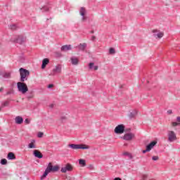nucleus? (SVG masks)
I'll return each instance as SVG.
<instances>
[{"mask_svg": "<svg viewBox=\"0 0 180 180\" xmlns=\"http://www.w3.org/2000/svg\"><path fill=\"white\" fill-rule=\"evenodd\" d=\"M60 169L59 165H55L53 166V164L51 162H49L46 169H45V172H44L43 175L41 176V179L43 180L44 178H46L50 172H57Z\"/></svg>", "mask_w": 180, "mask_h": 180, "instance_id": "nucleus-1", "label": "nucleus"}, {"mask_svg": "<svg viewBox=\"0 0 180 180\" xmlns=\"http://www.w3.org/2000/svg\"><path fill=\"white\" fill-rule=\"evenodd\" d=\"M20 75L21 82H25V81H27V77L30 75V72H29V70L21 68L20 69Z\"/></svg>", "mask_w": 180, "mask_h": 180, "instance_id": "nucleus-2", "label": "nucleus"}, {"mask_svg": "<svg viewBox=\"0 0 180 180\" xmlns=\"http://www.w3.org/2000/svg\"><path fill=\"white\" fill-rule=\"evenodd\" d=\"M17 88L19 92H21L23 95L29 91V88H27V85L25 82H18L17 83Z\"/></svg>", "mask_w": 180, "mask_h": 180, "instance_id": "nucleus-3", "label": "nucleus"}, {"mask_svg": "<svg viewBox=\"0 0 180 180\" xmlns=\"http://www.w3.org/2000/svg\"><path fill=\"white\" fill-rule=\"evenodd\" d=\"M70 148L72 150H88L89 148V146L84 145V144H69L68 145Z\"/></svg>", "mask_w": 180, "mask_h": 180, "instance_id": "nucleus-4", "label": "nucleus"}, {"mask_svg": "<svg viewBox=\"0 0 180 180\" xmlns=\"http://www.w3.org/2000/svg\"><path fill=\"white\" fill-rule=\"evenodd\" d=\"M74 169V166L70 163L64 165L60 169L62 174H65L66 172H71Z\"/></svg>", "mask_w": 180, "mask_h": 180, "instance_id": "nucleus-5", "label": "nucleus"}, {"mask_svg": "<svg viewBox=\"0 0 180 180\" xmlns=\"http://www.w3.org/2000/svg\"><path fill=\"white\" fill-rule=\"evenodd\" d=\"M167 136L168 141H169L170 143H174V141H176L177 140L176 134H175V131H168Z\"/></svg>", "mask_w": 180, "mask_h": 180, "instance_id": "nucleus-6", "label": "nucleus"}, {"mask_svg": "<svg viewBox=\"0 0 180 180\" xmlns=\"http://www.w3.org/2000/svg\"><path fill=\"white\" fill-rule=\"evenodd\" d=\"M115 133L116 134H122V133H124V126L123 124L117 126L115 129Z\"/></svg>", "mask_w": 180, "mask_h": 180, "instance_id": "nucleus-7", "label": "nucleus"}, {"mask_svg": "<svg viewBox=\"0 0 180 180\" xmlns=\"http://www.w3.org/2000/svg\"><path fill=\"white\" fill-rule=\"evenodd\" d=\"M157 145V141H152L150 144L146 146V149L143 150V154H145V153H147V151H151V150H153V148H154V146Z\"/></svg>", "mask_w": 180, "mask_h": 180, "instance_id": "nucleus-8", "label": "nucleus"}, {"mask_svg": "<svg viewBox=\"0 0 180 180\" xmlns=\"http://www.w3.org/2000/svg\"><path fill=\"white\" fill-rule=\"evenodd\" d=\"M123 139L127 141H130L131 140H133V139H134V134H131V133L125 134L123 136Z\"/></svg>", "mask_w": 180, "mask_h": 180, "instance_id": "nucleus-9", "label": "nucleus"}, {"mask_svg": "<svg viewBox=\"0 0 180 180\" xmlns=\"http://www.w3.org/2000/svg\"><path fill=\"white\" fill-rule=\"evenodd\" d=\"M60 72H61V66L60 65H58L53 70L52 72L51 73V75H56V74H60Z\"/></svg>", "mask_w": 180, "mask_h": 180, "instance_id": "nucleus-10", "label": "nucleus"}, {"mask_svg": "<svg viewBox=\"0 0 180 180\" xmlns=\"http://www.w3.org/2000/svg\"><path fill=\"white\" fill-rule=\"evenodd\" d=\"M15 41L20 44H22V43H25V41H26V37H23L22 35H20L16 39Z\"/></svg>", "mask_w": 180, "mask_h": 180, "instance_id": "nucleus-11", "label": "nucleus"}, {"mask_svg": "<svg viewBox=\"0 0 180 180\" xmlns=\"http://www.w3.org/2000/svg\"><path fill=\"white\" fill-rule=\"evenodd\" d=\"M70 61H71V64H72V65H78V64L79 63V59H78V58L74 57V56L70 58Z\"/></svg>", "mask_w": 180, "mask_h": 180, "instance_id": "nucleus-12", "label": "nucleus"}, {"mask_svg": "<svg viewBox=\"0 0 180 180\" xmlns=\"http://www.w3.org/2000/svg\"><path fill=\"white\" fill-rule=\"evenodd\" d=\"M79 13H80L81 16H83L82 20V22H84L86 19V18L85 17V13H86V11L85 10V8L84 7H82L80 8Z\"/></svg>", "mask_w": 180, "mask_h": 180, "instance_id": "nucleus-13", "label": "nucleus"}, {"mask_svg": "<svg viewBox=\"0 0 180 180\" xmlns=\"http://www.w3.org/2000/svg\"><path fill=\"white\" fill-rule=\"evenodd\" d=\"M33 154L37 158H43V154L38 150H34Z\"/></svg>", "mask_w": 180, "mask_h": 180, "instance_id": "nucleus-14", "label": "nucleus"}, {"mask_svg": "<svg viewBox=\"0 0 180 180\" xmlns=\"http://www.w3.org/2000/svg\"><path fill=\"white\" fill-rule=\"evenodd\" d=\"M50 63V60H49V58H44L42 60V65H41V68L43 70H44V68H46L47 64H49Z\"/></svg>", "mask_w": 180, "mask_h": 180, "instance_id": "nucleus-15", "label": "nucleus"}, {"mask_svg": "<svg viewBox=\"0 0 180 180\" xmlns=\"http://www.w3.org/2000/svg\"><path fill=\"white\" fill-rule=\"evenodd\" d=\"M15 122L17 124H22L23 123V118L20 116H17L15 119Z\"/></svg>", "mask_w": 180, "mask_h": 180, "instance_id": "nucleus-16", "label": "nucleus"}, {"mask_svg": "<svg viewBox=\"0 0 180 180\" xmlns=\"http://www.w3.org/2000/svg\"><path fill=\"white\" fill-rule=\"evenodd\" d=\"M72 46L71 45H64L61 47L62 51H68L69 50H71Z\"/></svg>", "mask_w": 180, "mask_h": 180, "instance_id": "nucleus-17", "label": "nucleus"}, {"mask_svg": "<svg viewBox=\"0 0 180 180\" xmlns=\"http://www.w3.org/2000/svg\"><path fill=\"white\" fill-rule=\"evenodd\" d=\"M89 67L90 70H94V71H98V67L96 65L95 66V63H90L89 64Z\"/></svg>", "mask_w": 180, "mask_h": 180, "instance_id": "nucleus-18", "label": "nucleus"}, {"mask_svg": "<svg viewBox=\"0 0 180 180\" xmlns=\"http://www.w3.org/2000/svg\"><path fill=\"white\" fill-rule=\"evenodd\" d=\"M79 164L82 167H85V165H86V162L84 159H79Z\"/></svg>", "mask_w": 180, "mask_h": 180, "instance_id": "nucleus-19", "label": "nucleus"}, {"mask_svg": "<svg viewBox=\"0 0 180 180\" xmlns=\"http://www.w3.org/2000/svg\"><path fill=\"white\" fill-rule=\"evenodd\" d=\"M164 36V32H158L154 34L155 37H158V39H161Z\"/></svg>", "mask_w": 180, "mask_h": 180, "instance_id": "nucleus-20", "label": "nucleus"}, {"mask_svg": "<svg viewBox=\"0 0 180 180\" xmlns=\"http://www.w3.org/2000/svg\"><path fill=\"white\" fill-rule=\"evenodd\" d=\"M123 157H127L128 158H131L133 156L131 155V153H129V152H125L122 153Z\"/></svg>", "mask_w": 180, "mask_h": 180, "instance_id": "nucleus-21", "label": "nucleus"}, {"mask_svg": "<svg viewBox=\"0 0 180 180\" xmlns=\"http://www.w3.org/2000/svg\"><path fill=\"white\" fill-rule=\"evenodd\" d=\"M86 47V44L83 43V44H80L79 45V50H85V48Z\"/></svg>", "mask_w": 180, "mask_h": 180, "instance_id": "nucleus-22", "label": "nucleus"}, {"mask_svg": "<svg viewBox=\"0 0 180 180\" xmlns=\"http://www.w3.org/2000/svg\"><path fill=\"white\" fill-rule=\"evenodd\" d=\"M7 158H16V156H15L14 153L10 152V153H8Z\"/></svg>", "mask_w": 180, "mask_h": 180, "instance_id": "nucleus-23", "label": "nucleus"}, {"mask_svg": "<svg viewBox=\"0 0 180 180\" xmlns=\"http://www.w3.org/2000/svg\"><path fill=\"white\" fill-rule=\"evenodd\" d=\"M0 164H1V165H6L8 164V160H6V159H1Z\"/></svg>", "mask_w": 180, "mask_h": 180, "instance_id": "nucleus-24", "label": "nucleus"}, {"mask_svg": "<svg viewBox=\"0 0 180 180\" xmlns=\"http://www.w3.org/2000/svg\"><path fill=\"white\" fill-rule=\"evenodd\" d=\"M29 148H36V146L34 145V142H31L29 146Z\"/></svg>", "mask_w": 180, "mask_h": 180, "instance_id": "nucleus-25", "label": "nucleus"}, {"mask_svg": "<svg viewBox=\"0 0 180 180\" xmlns=\"http://www.w3.org/2000/svg\"><path fill=\"white\" fill-rule=\"evenodd\" d=\"M10 29L11 30H16L18 29V27L16 26V25H10Z\"/></svg>", "mask_w": 180, "mask_h": 180, "instance_id": "nucleus-26", "label": "nucleus"}, {"mask_svg": "<svg viewBox=\"0 0 180 180\" xmlns=\"http://www.w3.org/2000/svg\"><path fill=\"white\" fill-rule=\"evenodd\" d=\"M109 53H110V54H115V53H116V51H115V49L110 48L109 50Z\"/></svg>", "mask_w": 180, "mask_h": 180, "instance_id": "nucleus-27", "label": "nucleus"}, {"mask_svg": "<svg viewBox=\"0 0 180 180\" xmlns=\"http://www.w3.org/2000/svg\"><path fill=\"white\" fill-rule=\"evenodd\" d=\"M44 134L43 132H39L37 136L39 139H41V137H43Z\"/></svg>", "mask_w": 180, "mask_h": 180, "instance_id": "nucleus-28", "label": "nucleus"}, {"mask_svg": "<svg viewBox=\"0 0 180 180\" xmlns=\"http://www.w3.org/2000/svg\"><path fill=\"white\" fill-rule=\"evenodd\" d=\"M5 78H10L11 77V73H6L4 74Z\"/></svg>", "mask_w": 180, "mask_h": 180, "instance_id": "nucleus-29", "label": "nucleus"}, {"mask_svg": "<svg viewBox=\"0 0 180 180\" xmlns=\"http://www.w3.org/2000/svg\"><path fill=\"white\" fill-rule=\"evenodd\" d=\"M148 176L147 174H143V175H142V179H143V180H144V179H147Z\"/></svg>", "mask_w": 180, "mask_h": 180, "instance_id": "nucleus-30", "label": "nucleus"}, {"mask_svg": "<svg viewBox=\"0 0 180 180\" xmlns=\"http://www.w3.org/2000/svg\"><path fill=\"white\" fill-rule=\"evenodd\" d=\"M172 126H173V127L178 126V122H172Z\"/></svg>", "mask_w": 180, "mask_h": 180, "instance_id": "nucleus-31", "label": "nucleus"}, {"mask_svg": "<svg viewBox=\"0 0 180 180\" xmlns=\"http://www.w3.org/2000/svg\"><path fill=\"white\" fill-rule=\"evenodd\" d=\"M25 122L26 124H30V120H29V119H27V118L25 119Z\"/></svg>", "mask_w": 180, "mask_h": 180, "instance_id": "nucleus-32", "label": "nucleus"}, {"mask_svg": "<svg viewBox=\"0 0 180 180\" xmlns=\"http://www.w3.org/2000/svg\"><path fill=\"white\" fill-rule=\"evenodd\" d=\"M113 180H122V179L120 177H116Z\"/></svg>", "mask_w": 180, "mask_h": 180, "instance_id": "nucleus-33", "label": "nucleus"}, {"mask_svg": "<svg viewBox=\"0 0 180 180\" xmlns=\"http://www.w3.org/2000/svg\"><path fill=\"white\" fill-rule=\"evenodd\" d=\"M54 86V85H53V84H49V86H48V88H53Z\"/></svg>", "mask_w": 180, "mask_h": 180, "instance_id": "nucleus-34", "label": "nucleus"}, {"mask_svg": "<svg viewBox=\"0 0 180 180\" xmlns=\"http://www.w3.org/2000/svg\"><path fill=\"white\" fill-rule=\"evenodd\" d=\"M95 39H96V37L95 36H93V37H91V40H95Z\"/></svg>", "mask_w": 180, "mask_h": 180, "instance_id": "nucleus-35", "label": "nucleus"}, {"mask_svg": "<svg viewBox=\"0 0 180 180\" xmlns=\"http://www.w3.org/2000/svg\"><path fill=\"white\" fill-rule=\"evenodd\" d=\"M8 102L4 103V106H8Z\"/></svg>", "mask_w": 180, "mask_h": 180, "instance_id": "nucleus-36", "label": "nucleus"}, {"mask_svg": "<svg viewBox=\"0 0 180 180\" xmlns=\"http://www.w3.org/2000/svg\"><path fill=\"white\" fill-rule=\"evenodd\" d=\"M153 161H158V158H153Z\"/></svg>", "mask_w": 180, "mask_h": 180, "instance_id": "nucleus-37", "label": "nucleus"}, {"mask_svg": "<svg viewBox=\"0 0 180 180\" xmlns=\"http://www.w3.org/2000/svg\"><path fill=\"white\" fill-rule=\"evenodd\" d=\"M90 169H94V166L90 165Z\"/></svg>", "mask_w": 180, "mask_h": 180, "instance_id": "nucleus-38", "label": "nucleus"}, {"mask_svg": "<svg viewBox=\"0 0 180 180\" xmlns=\"http://www.w3.org/2000/svg\"><path fill=\"white\" fill-rule=\"evenodd\" d=\"M153 33H157V30H153Z\"/></svg>", "mask_w": 180, "mask_h": 180, "instance_id": "nucleus-39", "label": "nucleus"}, {"mask_svg": "<svg viewBox=\"0 0 180 180\" xmlns=\"http://www.w3.org/2000/svg\"><path fill=\"white\" fill-rule=\"evenodd\" d=\"M36 162H39V160H36Z\"/></svg>", "mask_w": 180, "mask_h": 180, "instance_id": "nucleus-40", "label": "nucleus"}, {"mask_svg": "<svg viewBox=\"0 0 180 180\" xmlns=\"http://www.w3.org/2000/svg\"><path fill=\"white\" fill-rule=\"evenodd\" d=\"M8 160H13V158H8Z\"/></svg>", "mask_w": 180, "mask_h": 180, "instance_id": "nucleus-41", "label": "nucleus"}, {"mask_svg": "<svg viewBox=\"0 0 180 180\" xmlns=\"http://www.w3.org/2000/svg\"><path fill=\"white\" fill-rule=\"evenodd\" d=\"M51 107L53 108V105H51Z\"/></svg>", "mask_w": 180, "mask_h": 180, "instance_id": "nucleus-42", "label": "nucleus"}, {"mask_svg": "<svg viewBox=\"0 0 180 180\" xmlns=\"http://www.w3.org/2000/svg\"><path fill=\"white\" fill-rule=\"evenodd\" d=\"M153 158H157V157H153Z\"/></svg>", "mask_w": 180, "mask_h": 180, "instance_id": "nucleus-43", "label": "nucleus"}]
</instances>
